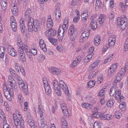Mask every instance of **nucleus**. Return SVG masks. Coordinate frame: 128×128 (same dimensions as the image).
Instances as JSON below:
<instances>
[{"label":"nucleus","instance_id":"obj_1","mask_svg":"<svg viewBox=\"0 0 128 128\" xmlns=\"http://www.w3.org/2000/svg\"><path fill=\"white\" fill-rule=\"evenodd\" d=\"M28 30L30 32H32L34 30L35 32H37L40 28V24L37 20H34L33 18L31 17L28 23Z\"/></svg>","mask_w":128,"mask_h":128},{"label":"nucleus","instance_id":"obj_2","mask_svg":"<svg viewBox=\"0 0 128 128\" xmlns=\"http://www.w3.org/2000/svg\"><path fill=\"white\" fill-rule=\"evenodd\" d=\"M127 18L124 16L123 17L117 18V26L118 27H120L122 30H124L127 26Z\"/></svg>","mask_w":128,"mask_h":128},{"label":"nucleus","instance_id":"obj_3","mask_svg":"<svg viewBox=\"0 0 128 128\" xmlns=\"http://www.w3.org/2000/svg\"><path fill=\"white\" fill-rule=\"evenodd\" d=\"M3 91L4 95L6 98L9 101H11L12 97L13 96V90H16L12 88L10 89L8 88L6 85H4L3 88Z\"/></svg>","mask_w":128,"mask_h":128},{"label":"nucleus","instance_id":"obj_4","mask_svg":"<svg viewBox=\"0 0 128 128\" xmlns=\"http://www.w3.org/2000/svg\"><path fill=\"white\" fill-rule=\"evenodd\" d=\"M52 84L53 86L54 89L56 93L58 96H60L61 94V92L58 81L56 80H53Z\"/></svg>","mask_w":128,"mask_h":128},{"label":"nucleus","instance_id":"obj_5","mask_svg":"<svg viewBox=\"0 0 128 128\" xmlns=\"http://www.w3.org/2000/svg\"><path fill=\"white\" fill-rule=\"evenodd\" d=\"M38 113L40 115V122L41 125L44 124V120L43 118V112L42 106L41 104L38 105L37 110Z\"/></svg>","mask_w":128,"mask_h":128},{"label":"nucleus","instance_id":"obj_6","mask_svg":"<svg viewBox=\"0 0 128 128\" xmlns=\"http://www.w3.org/2000/svg\"><path fill=\"white\" fill-rule=\"evenodd\" d=\"M96 14H93L91 17L90 19L91 21L90 23V26L92 29L94 30L97 27V23L95 18L97 17Z\"/></svg>","mask_w":128,"mask_h":128},{"label":"nucleus","instance_id":"obj_7","mask_svg":"<svg viewBox=\"0 0 128 128\" xmlns=\"http://www.w3.org/2000/svg\"><path fill=\"white\" fill-rule=\"evenodd\" d=\"M8 80L9 82V84H10L11 88L16 90L17 88V87L16 85V81L11 76H8Z\"/></svg>","mask_w":128,"mask_h":128},{"label":"nucleus","instance_id":"obj_8","mask_svg":"<svg viewBox=\"0 0 128 128\" xmlns=\"http://www.w3.org/2000/svg\"><path fill=\"white\" fill-rule=\"evenodd\" d=\"M19 118L17 120H16L14 121V123L16 126H20L23 128L24 126V122L23 119L21 118V117L20 114H19Z\"/></svg>","mask_w":128,"mask_h":128},{"label":"nucleus","instance_id":"obj_9","mask_svg":"<svg viewBox=\"0 0 128 128\" xmlns=\"http://www.w3.org/2000/svg\"><path fill=\"white\" fill-rule=\"evenodd\" d=\"M60 85L61 88L63 90L65 94L67 95L68 94L69 92L68 86L62 80L60 81Z\"/></svg>","mask_w":128,"mask_h":128},{"label":"nucleus","instance_id":"obj_10","mask_svg":"<svg viewBox=\"0 0 128 128\" xmlns=\"http://www.w3.org/2000/svg\"><path fill=\"white\" fill-rule=\"evenodd\" d=\"M50 72L52 74L58 75L60 74L62 72L59 68L53 67H51L49 68Z\"/></svg>","mask_w":128,"mask_h":128},{"label":"nucleus","instance_id":"obj_11","mask_svg":"<svg viewBox=\"0 0 128 128\" xmlns=\"http://www.w3.org/2000/svg\"><path fill=\"white\" fill-rule=\"evenodd\" d=\"M7 51L9 54L12 56H15L17 55L15 50L11 46H8Z\"/></svg>","mask_w":128,"mask_h":128},{"label":"nucleus","instance_id":"obj_12","mask_svg":"<svg viewBox=\"0 0 128 128\" xmlns=\"http://www.w3.org/2000/svg\"><path fill=\"white\" fill-rule=\"evenodd\" d=\"M116 38L114 35H112L110 36L108 40V44L109 47L114 46L116 42Z\"/></svg>","mask_w":128,"mask_h":128},{"label":"nucleus","instance_id":"obj_13","mask_svg":"<svg viewBox=\"0 0 128 128\" xmlns=\"http://www.w3.org/2000/svg\"><path fill=\"white\" fill-rule=\"evenodd\" d=\"M81 60V58L80 56H78L75 60H74L71 64L70 68H72L73 67L76 66L77 64H79Z\"/></svg>","mask_w":128,"mask_h":128},{"label":"nucleus","instance_id":"obj_14","mask_svg":"<svg viewBox=\"0 0 128 128\" xmlns=\"http://www.w3.org/2000/svg\"><path fill=\"white\" fill-rule=\"evenodd\" d=\"M117 89V87L115 84H113V86L110 90L109 94L110 96H113L116 93Z\"/></svg>","mask_w":128,"mask_h":128},{"label":"nucleus","instance_id":"obj_15","mask_svg":"<svg viewBox=\"0 0 128 128\" xmlns=\"http://www.w3.org/2000/svg\"><path fill=\"white\" fill-rule=\"evenodd\" d=\"M96 0H93L92 3H90V5L91 6H93L94 4V2ZM102 2H101L100 0H96V3L95 4L96 8L97 7L98 8H100L102 7Z\"/></svg>","mask_w":128,"mask_h":128},{"label":"nucleus","instance_id":"obj_16","mask_svg":"<svg viewBox=\"0 0 128 128\" xmlns=\"http://www.w3.org/2000/svg\"><path fill=\"white\" fill-rule=\"evenodd\" d=\"M19 86L21 90H23L25 94H28V86L26 84H24V83H22L19 85Z\"/></svg>","mask_w":128,"mask_h":128},{"label":"nucleus","instance_id":"obj_17","mask_svg":"<svg viewBox=\"0 0 128 128\" xmlns=\"http://www.w3.org/2000/svg\"><path fill=\"white\" fill-rule=\"evenodd\" d=\"M82 20V22H85L87 20L88 17V12L87 10L83 11L81 15Z\"/></svg>","mask_w":128,"mask_h":128},{"label":"nucleus","instance_id":"obj_18","mask_svg":"<svg viewBox=\"0 0 128 128\" xmlns=\"http://www.w3.org/2000/svg\"><path fill=\"white\" fill-rule=\"evenodd\" d=\"M68 20L66 18L64 19V20L63 24L62 26L60 27V28L66 31L68 27Z\"/></svg>","mask_w":128,"mask_h":128},{"label":"nucleus","instance_id":"obj_19","mask_svg":"<svg viewBox=\"0 0 128 128\" xmlns=\"http://www.w3.org/2000/svg\"><path fill=\"white\" fill-rule=\"evenodd\" d=\"M65 31L59 28L58 31V36L59 40L62 41L63 38L64 32Z\"/></svg>","mask_w":128,"mask_h":128},{"label":"nucleus","instance_id":"obj_20","mask_svg":"<svg viewBox=\"0 0 128 128\" xmlns=\"http://www.w3.org/2000/svg\"><path fill=\"white\" fill-rule=\"evenodd\" d=\"M88 33L86 32H84L82 33L80 36V42H83L86 40L88 37Z\"/></svg>","mask_w":128,"mask_h":128},{"label":"nucleus","instance_id":"obj_21","mask_svg":"<svg viewBox=\"0 0 128 128\" xmlns=\"http://www.w3.org/2000/svg\"><path fill=\"white\" fill-rule=\"evenodd\" d=\"M101 42L100 37L99 36L97 35L94 38V44L96 46H98Z\"/></svg>","mask_w":128,"mask_h":128},{"label":"nucleus","instance_id":"obj_22","mask_svg":"<svg viewBox=\"0 0 128 128\" xmlns=\"http://www.w3.org/2000/svg\"><path fill=\"white\" fill-rule=\"evenodd\" d=\"M28 120V122L29 124L30 125V126L32 128H35L34 122L33 120L30 116H29L27 117Z\"/></svg>","mask_w":128,"mask_h":128},{"label":"nucleus","instance_id":"obj_23","mask_svg":"<svg viewBox=\"0 0 128 128\" xmlns=\"http://www.w3.org/2000/svg\"><path fill=\"white\" fill-rule=\"evenodd\" d=\"M53 25V23L52 19L50 16L48 18L47 22V26L49 28H51Z\"/></svg>","mask_w":128,"mask_h":128},{"label":"nucleus","instance_id":"obj_24","mask_svg":"<svg viewBox=\"0 0 128 128\" xmlns=\"http://www.w3.org/2000/svg\"><path fill=\"white\" fill-rule=\"evenodd\" d=\"M17 44L19 47H22L23 44L22 41L20 36V35H18L16 38Z\"/></svg>","mask_w":128,"mask_h":128},{"label":"nucleus","instance_id":"obj_25","mask_svg":"<svg viewBox=\"0 0 128 128\" xmlns=\"http://www.w3.org/2000/svg\"><path fill=\"white\" fill-rule=\"evenodd\" d=\"M106 16L104 14H100V16L98 20V21L100 24H102L106 19Z\"/></svg>","mask_w":128,"mask_h":128},{"label":"nucleus","instance_id":"obj_26","mask_svg":"<svg viewBox=\"0 0 128 128\" xmlns=\"http://www.w3.org/2000/svg\"><path fill=\"white\" fill-rule=\"evenodd\" d=\"M7 0H1L0 4L2 8L4 11L6 8Z\"/></svg>","mask_w":128,"mask_h":128},{"label":"nucleus","instance_id":"obj_27","mask_svg":"<svg viewBox=\"0 0 128 128\" xmlns=\"http://www.w3.org/2000/svg\"><path fill=\"white\" fill-rule=\"evenodd\" d=\"M90 98L88 99L89 100L90 102V103L88 104V108H92L93 107L94 105V104L95 103V101L94 100L93 98H92L91 97H90Z\"/></svg>","mask_w":128,"mask_h":128},{"label":"nucleus","instance_id":"obj_28","mask_svg":"<svg viewBox=\"0 0 128 128\" xmlns=\"http://www.w3.org/2000/svg\"><path fill=\"white\" fill-rule=\"evenodd\" d=\"M20 28L21 32L22 34L24 33L25 27L23 20H21L20 23Z\"/></svg>","mask_w":128,"mask_h":128},{"label":"nucleus","instance_id":"obj_29","mask_svg":"<svg viewBox=\"0 0 128 128\" xmlns=\"http://www.w3.org/2000/svg\"><path fill=\"white\" fill-rule=\"evenodd\" d=\"M48 39L51 43L54 45H56L58 44V42L57 39L50 38H48Z\"/></svg>","mask_w":128,"mask_h":128},{"label":"nucleus","instance_id":"obj_30","mask_svg":"<svg viewBox=\"0 0 128 128\" xmlns=\"http://www.w3.org/2000/svg\"><path fill=\"white\" fill-rule=\"evenodd\" d=\"M112 116L110 114H106L102 115L101 116V119L102 120H110L111 119Z\"/></svg>","mask_w":128,"mask_h":128},{"label":"nucleus","instance_id":"obj_31","mask_svg":"<svg viewBox=\"0 0 128 128\" xmlns=\"http://www.w3.org/2000/svg\"><path fill=\"white\" fill-rule=\"evenodd\" d=\"M106 88H103L99 92L98 94V96L100 97L102 96V98H104V94L105 92Z\"/></svg>","mask_w":128,"mask_h":128},{"label":"nucleus","instance_id":"obj_32","mask_svg":"<svg viewBox=\"0 0 128 128\" xmlns=\"http://www.w3.org/2000/svg\"><path fill=\"white\" fill-rule=\"evenodd\" d=\"M122 77H123L120 75L119 74H118L116 76V78L114 80V84H115L116 85V82L122 79Z\"/></svg>","mask_w":128,"mask_h":128},{"label":"nucleus","instance_id":"obj_33","mask_svg":"<svg viewBox=\"0 0 128 128\" xmlns=\"http://www.w3.org/2000/svg\"><path fill=\"white\" fill-rule=\"evenodd\" d=\"M31 10L30 8H28L25 13L24 16L26 18H29L31 15Z\"/></svg>","mask_w":128,"mask_h":128},{"label":"nucleus","instance_id":"obj_34","mask_svg":"<svg viewBox=\"0 0 128 128\" xmlns=\"http://www.w3.org/2000/svg\"><path fill=\"white\" fill-rule=\"evenodd\" d=\"M12 11L14 15H16L18 12V9L17 6L14 5L12 8Z\"/></svg>","mask_w":128,"mask_h":128},{"label":"nucleus","instance_id":"obj_35","mask_svg":"<svg viewBox=\"0 0 128 128\" xmlns=\"http://www.w3.org/2000/svg\"><path fill=\"white\" fill-rule=\"evenodd\" d=\"M126 67H125L122 68L118 74H119L122 77H123L126 72Z\"/></svg>","mask_w":128,"mask_h":128},{"label":"nucleus","instance_id":"obj_36","mask_svg":"<svg viewBox=\"0 0 128 128\" xmlns=\"http://www.w3.org/2000/svg\"><path fill=\"white\" fill-rule=\"evenodd\" d=\"M126 104L124 102H122L121 103L119 106V108L122 111H124L125 110Z\"/></svg>","mask_w":128,"mask_h":128},{"label":"nucleus","instance_id":"obj_37","mask_svg":"<svg viewBox=\"0 0 128 128\" xmlns=\"http://www.w3.org/2000/svg\"><path fill=\"white\" fill-rule=\"evenodd\" d=\"M22 47H19L18 49V54L19 56L24 54L23 50V46H22Z\"/></svg>","mask_w":128,"mask_h":128},{"label":"nucleus","instance_id":"obj_38","mask_svg":"<svg viewBox=\"0 0 128 128\" xmlns=\"http://www.w3.org/2000/svg\"><path fill=\"white\" fill-rule=\"evenodd\" d=\"M46 93L47 94H49L51 92V90L50 86L47 85L44 86Z\"/></svg>","mask_w":128,"mask_h":128},{"label":"nucleus","instance_id":"obj_39","mask_svg":"<svg viewBox=\"0 0 128 128\" xmlns=\"http://www.w3.org/2000/svg\"><path fill=\"white\" fill-rule=\"evenodd\" d=\"M11 27L14 32H16L17 30V24L16 22H14L13 23L10 24Z\"/></svg>","mask_w":128,"mask_h":128},{"label":"nucleus","instance_id":"obj_40","mask_svg":"<svg viewBox=\"0 0 128 128\" xmlns=\"http://www.w3.org/2000/svg\"><path fill=\"white\" fill-rule=\"evenodd\" d=\"M56 49L59 52H62L65 50L64 47L61 44L58 46L56 47Z\"/></svg>","mask_w":128,"mask_h":128},{"label":"nucleus","instance_id":"obj_41","mask_svg":"<svg viewBox=\"0 0 128 128\" xmlns=\"http://www.w3.org/2000/svg\"><path fill=\"white\" fill-rule=\"evenodd\" d=\"M114 102V100L113 99H110L107 103V106L109 107H111L113 105Z\"/></svg>","mask_w":128,"mask_h":128},{"label":"nucleus","instance_id":"obj_42","mask_svg":"<svg viewBox=\"0 0 128 128\" xmlns=\"http://www.w3.org/2000/svg\"><path fill=\"white\" fill-rule=\"evenodd\" d=\"M79 16V13L78 12L77 13L76 16L73 19V22L74 23H76L78 22L80 19Z\"/></svg>","mask_w":128,"mask_h":128},{"label":"nucleus","instance_id":"obj_43","mask_svg":"<svg viewBox=\"0 0 128 128\" xmlns=\"http://www.w3.org/2000/svg\"><path fill=\"white\" fill-rule=\"evenodd\" d=\"M94 117L96 118H101V116L102 115L101 113L98 112H94L92 114Z\"/></svg>","mask_w":128,"mask_h":128},{"label":"nucleus","instance_id":"obj_44","mask_svg":"<svg viewBox=\"0 0 128 128\" xmlns=\"http://www.w3.org/2000/svg\"><path fill=\"white\" fill-rule=\"evenodd\" d=\"M74 26L72 25L70 27V29L68 30V32L69 34L72 35L74 33Z\"/></svg>","mask_w":128,"mask_h":128},{"label":"nucleus","instance_id":"obj_45","mask_svg":"<svg viewBox=\"0 0 128 128\" xmlns=\"http://www.w3.org/2000/svg\"><path fill=\"white\" fill-rule=\"evenodd\" d=\"M115 117L117 118H119L122 116L121 113L118 111H116L115 112Z\"/></svg>","mask_w":128,"mask_h":128},{"label":"nucleus","instance_id":"obj_46","mask_svg":"<svg viewBox=\"0 0 128 128\" xmlns=\"http://www.w3.org/2000/svg\"><path fill=\"white\" fill-rule=\"evenodd\" d=\"M18 98L19 102L20 104H22L23 102V99L20 94H19L18 95Z\"/></svg>","mask_w":128,"mask_h":128},{"label":"nucleus","instance_id":"obj_47","mask_svg":"<svg viewBox=\"0 0 128 128\" xmlns=\"http://www.w3.org/2000/svg\"><path fill=\"white\" fill-rule=\"evenodd\" d=\"M95 84V81L93 80H90L88 82V87L91 88L93 87Z\"/></svg>","mask_w":128,"mask_h":128},{"label":"nucleus","instance_id":"obj_48","mask_svg":"<svg viewBox=\"0 0 128 128\" xmlns=\"http://www.w3.org/2000/svg\"><path fill=\"white\" fill-rule=\"evenodd\" d=\"M124 49L125 51H127L128 49V37L125 42Z\"/></svg>","mask_w":128,"mask_h":128},{"label":"nucleus","instance_id":"obj_49","mask_svg":"<svg viewBox=\"0 0 128 128\" xmlns=\"http://www.w3.org/2000/svg\"><path fill=\"white\" fill-rule=\"evenodd\" d=\"M18 111H17L16 112V113H18ZM19 114H20L18 113L17 114H12V116L13 119L14 120H14H17L18 119V118H19V115H18Z\"/></svg>","mask_w":128,"mask_h":128},{"label":"nucleus","instance_id":"obj_50","mask_svg":"<svg viewBox=\"0 0 128 128\" xmlns=\"http://www.w3.org/2000/svg\"><path fill=\"white\" fill-rule=\"evenodd\" d=\"M121 94V91L120 90L118 91V90L116 92V94L115 95V97L116 99L117 100H118Z\"/></svg>","mask_w":128,"mask_h":128},{"label":"nucleus","instance_id":"obj_51","mask_svg":"<svg viewBox=\"0 0 128 128\" xmlns=\"http://www.w3.org/2000/svg\"><path fill=\"white\" fill-rule=\"evenodd\" d=\"M40 48L44 52H46L47 51V49L46 48V44H45L40 45Z\"/></svg>","mask_w":128,"mask_h":128},{"label":"nucleus","instance_id":"obj_52","mask_svg":"<svg viewBox=\"0 0 128 128\" xmlns=\"http://www.w3.org/2000/svg\"><path fill=\"white\" fill-rule=\"evenodd\" d=\"M19 57L20 60L22 61V62H24L26 61L25 54L19 56Z\"/></svg>","mask_w":128,"mask_h":128},{"label":"nucleus","instance_id":"obj_53","mask_svg":"<svg viewBox=\"0 0 128 128\" xmlns=\"http://www.w3.org/2000/svg\"><path fill=\"white\" fill-rule=\"evenodd\" d=\"M44 34L46 36L50 37L51 36L50 28L48 30H47L45 32Z\"/></svg>","mask_w":128,"mask_h":128},{"label":"nucleus","instance_id":"obj_54","mask_svg":"<svg viewBox=\"0 0 128 128\" xmlns=\"http://www.w3.org/2000/svg\"><path fill=\"white\" fill-rule=\"evenodd\" d=\"M112 56H109L106 59L104 62V63H106L107 62H109L112 59V56H113V54L111 55Z\"/></svg>","mask_w":128,"mask_h":128},{"label":"nucleus","instance_id":"obj_55","mask_svg":"<svg viewBox=\"0 0 128 128\" xmlns=\"http://www.w3.org/2000/svg\"><path fill=\"white\" fill-rule=\"evenodd\" d=\"M118 64L116 63L112 65L110 68L111 69H113L114 71H115L118 66Z\"/></svg>","mask_w":128,"mask_h":128},{"label":"nucleus","instance_id":"obj_56","mask_svg":"<svg viewBox=\"0 0 128 128\" xmlns=\"http://www.w3.org/2000/svg\"><path fill=\"white\" fill-rule=\"evenodd\" d=\"M61 122H62V126L65 125H67V121L64 118H63L61 119Z\"/></svg>","mask_w":128,"mask_h":128},{"label":"nucleus","instance_id":"obj_57","mask_svg":"<svg viewBox=\"0 0 128 128\" xmlns=\"http://www.w3.org/2000/svg\"><path fill=\"white\" fill-rule=\"evenodd\" d=\"M31 52L34 55H35L37 54L36 49L34 48H32L31 49Z\"/></svg>","mask_w":128,"mask_h":128},{"label":"nucleus","instance_id":"obj_58","mask_svg":"<svg viewBox=\"0 0 128 128\" xmlns=\"http://www.w3.org/2000/svg\"><path fill=\"white\" fill-rule=\"evenodd\" d=\"M50 31L51 34V36L52 37L56 34V31L55 30H53L50 29Z\"/></svg>","mask_w":128,"mask_h":128},{"label":"nucleus","instance_id":"obj_59","mask_svg":"<svg viewBox=\"0 0 128 128\" xmlns=\"http://www.w3.org/2000/svg\"><path fill=\"white\" fill-rule=\"evenodd\" d=\"M61 106L62 111L67 109L66 106L65 104H63L61 105Z\"/></svg>","mask_w":128,"mask_h":128},{"label":"nucleus","instance_id":"obj_60","mask_svg":"<svg viewBox=\"0 0 128 128\" xmlns=\"http://www.w3.org/2000/svg\"><path fill=\"white\" fill-rule=\"evenodd\" d=\"M43 82L44 86H46L48 85V80L45 78H43Z\"/></svg>","mask_w":128,"mask_h":128},{"label":"nucleus","instance_id":"obj_61","mask_svg":"<svg viewBox=\"0 0 128 128\" xmlns=\"http://www.w3.org/2000/svg\"><path fill=\"white\" fill-rule=\"evenodd\" d=\"M93 127L94 128H100V124L95 122L94 124Z\"/></svg>","mask_w":128,"mask_h":128},{"label":"nucleus","instance_id":"obj_62","mask_svg":"<svg viewBox=\"0 0 128 128\" xmlns=\"http://www.w3.org/2000/svg\"><path fill=\"white\" fill-rule=\"evenodd\" d=\"M14 67L16 70L18 72H19L20 67L18 63H16L14 65Z\"/></svg>","mask_w":128,"mask_h":128},{"label":"nucleus","instance_id":"obj_63","mask_svg":"<svg viewBox=\"0 0 128 128\" xmlns=\"http://www.w3.org/2000/svg\"><path fill=\"white\" fill-rule=\"evenodd\" d=\"M17 80V82L18 84V86L24 83L23 80L20 78H18Z\"/></svg>","mask_w":128,"mask_h":128},{"label":"nucleus","instance_id":"obj_64","mask_svg":"<svg viewBox=\"0 0 128 128\" xmlns=\"http://www.w3.org/2000/svg\"><path fill=\"white\" fill-rule=\"evenodd\" d=\"M10 73L13 76H14L16 73V72L12 68H10L9 69Z\"/></svg>","mask_w":128,"mask_h":128}]
</instances>
